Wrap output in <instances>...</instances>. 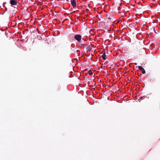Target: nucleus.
Here are the masks:
<instances>
[{
	"label": "nucleus",
	"mask_w": 160,
	"mask_h": 160,
	"mask_svg": "<svg viewBox=\"0 0 160 160\" xmlns=\"http://www.w3.org/2000/svg\"><path fill=\"white\" fill-rule=\"evenodd\" d=\"M71 3L74 8L76 6V0H71Z\"/></svg>",
	"instance_id": "obj_3"
},
{
	"label": "nucleus",
	"mask_w": 160,
	"mask_h": 160,
	"mask_svg": "<svg viewBox=\"0 0 160 160\" xmlns=\"http://www.w3.org/2000/svg\"><path fill=\"white\" fill-rule=\"evenodd\" d=\"M102 58L104 60H106L107 58V57L105 53H104L102 55Z\"/></svg>",
	"instance_id": "obj_5"
},
{
	"label": "nucleus",
	"mask_w": 160,
	"mask_h": 160,
	"mask_svg": "<svg viewBox=\"0 0 160 160\" xmlns=\"http://www.w3.org/2000/svg\"><path fill=\"white\" fill-rule=\"evenodd\" d=\"M92 72H91V71H90V72H89V74H92Z\"/></svg>",
	"instance_id": "obj_6"
},
{
	"label": "nucleus",
	"mask_w": 160,
	"mask_h": 160,
	"mask_svg": "<svg viewBox=\"0 0 160 160\" xmlns=\"http://www.w3.org/2000/svg\"><path fill=\"white\" fill-rule=\"evenodd\" d=\"M138 68L141 70L142 72L144 74L145 73V71L144 70V69L141 66H139L138 67Z\"/></svg>",
	"instance_id": "obj_4"
},
{
	"label": "nucleus",
	"mask_w": 160,
	"mask_h": 160,
	"mask_svg": "<svg viewBox=\"0 0 160 160\" xmlns=\"http://www.w3.org/2000/svg\"><path fill=\"white\" fill-rule=\"evenodd\" d=\"M74 38L78 42H80L81 39V37L80 35H77L75 36Z\"/></svg>",
	"instance_id": "obj_2"
},
{
	"label": "nucleus",
	"mask_w": 160,
	"mask_h": 160,
	"mask_svg": "<svg viewBox=\"0 0 160 160\" xmlns=\"http://www.w3.org/2000/svg\"><path fill=\"white\" fill-rule=\"evenodd\" d=\"M10 3L12 5H16L17 4L18 2L16 0H11Z\"/></svg>",
	"instance_id": "obj_1"
}]
</instances>
